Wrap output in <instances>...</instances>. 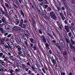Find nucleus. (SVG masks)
I'll list each match as a JSON object with an SVG mask.
<instances>
[{
  "label": "nucleus",
  "mask_w": 75,
  "mask_h": 75,
  "mask_svg": "<svg viewBox=\"0 0 75 75\" xmlns=\"http://www.w3.org/2000/svg\"><path fill=\"white\" fill-rule=\"evenodd\" d=\"M50 17H51L52 19L54 20L55 21L57 20V18L55 15V13L54 11H51L50 13Z\"/></svg>",
  "instance_id": "obj_1"
},
{
  "label": "nucleus",
  "mask_w": 75,
  "mask_h": 75,
  "mask_svg": "<svg viewBox=\"0 0 75 75\" xmlns=\"http://www.w3.org/2000/svg\"><path fill=\"white\" fill-rule=\"evenodd\" d=\"M15 47L16 48H18V54H19L20 55H21V54H22V52L21 51V48L20 47V46L18 45V46L16 45L15 46Z\"/></svg>",
  "instance_id": "obj_2"
},
{
  "label": "nucleus",
  "mask_w": 75,
  "mask_h": 75,
  "mask_svg": "<svg viewBox=\"0 0 75 75\" xmlns=\"http://www.w3.org/2000/svg\"><path fill=\"white\" fill-rule=\"evenodd\" d=\"M17 67H18V69H19L20 71H22L23 72L24 71V70H25V69L23 68V67L21 66L20 65H18L17 66Z\"/></svg>",
  "instance_id": "obj_3"
},
{
  "label": "nucleus",
  "mask_w": 75,
  "mask_h": 75,
  "mask_svg": "<svg viewBox=\"0 0 75 75\" xmlns=\"http://www.w3.org/2000/svg\"><path fill=\"white\" fill-rule=\"evenodd\" d=\"M13 29L14 30H15V31H18L21 30V28L18 26H15L13 27Z\"/></svg>",
  "instance_id": "obj_4"
},
{
  "label": "nucleus",
  "mask_w": 75,
  "mask_h": 75,
  "mask_svg": "<svg viewBox=\"0 0 75 75\" xmlns=\"http://www.w3.org/2000/svg\"><path fill=\"white\" fill-rule=\"evenodd\" d=\"M5 28L6 30H9L10 28V27L9 25H8L7 24H5Z\"/></svg>",
  "instance_id": "obj_5"
},
{
  "label": "nucleus",
  "mask_w": 75,
  "mask_h": 75,
  "mask_svg": "<svg viewBox=\"0 0 75 75\" xmlns=\"http://www.w3.org/2000/svg\"><path fill=\"white\" fill-rule=\"evenodd\" d=\"M42 39L43 38V42H47V40H46V38L44 37V36H42L41 37Z\"/></svg>",
  "instance_id": "obj_6"
},
{
  "label": "nucleus",
  "mask_w": 75,
  "mask_h": 75,
  "mask_svg": "<svg viewBox=\"0 0 75 75\" xmlns=\"http://www.w3.org/2000/svg\"><path fill=\"white\" fill-rule=\"evenodd\" d=\"M69 47L71 49H72L74 51L75 50V47L73 45L71 44H69Z\"/></svg>",
  "instance_id": "obj_7"
},
{
  "label": "nucleus",
  "mask_w": 75,
  "mask_h": 75,
  "mask_svg": "<svg viewBox=\"0 0 75 75\" xmlns=\"http://www.w3.org/2000/svg\"><path fill=\"white\" fill-rule=\"evenodd\" d=\"M51 61H52V62L53 63V64L54 65H55L56 64V61L54 59H53V60L51 59V58H50Z\"/></svg>",
  "instance_id": "obj_8"
},
{
  "label": "nucleus",
  "mask_w": 75,
  "mask_h": 75,
  "mask_svg": "<svg viewBox=\"0 0 75 75\" xmlns=\"http://www.w3.org/2000/svg\"><path fill=\"white\" fill-rule=\"evenodd\" d=\"M66 40V41L67 43H68L69 44L70 43V40L68 39L67 38H65Z\"/></svg>",
  "instance_id": "obj_9"
},
{
  "label": "nucleus",
  "mask_w": 75,
  "mask_h": 75,
  "mask_svg": "<svg viewBox=\"0 0 75 75\" xmlns=\"http://www.w3.org/2000/svg\"><path fill=\"white\" fill-rule=\"evenodd\" d=\"M30 40L32 42V43H33V44H34L35 42V40H34L32 38H30Z\"/></svg>",
  "instance_id": "obj_10"
},
{
  "label": "nucleus",
  "mask_w": 75,
  "mask_h": 75,
  "mask_svg": "<svg viewBox=\"0 0 75 75\" xmlns=\"http://www.w3.org/2000/svg\"><path fill=\"white\" fill-rule=\"evenodd\" d=\"M57 23L58 25L59 26V27L60 28V29H62V28L61 26V25H60V23H59V22L58 21H57Z\"/></svg>",
  "instance_id": "obj_11"
},
{
  "label": "nucleus",
  "mask_w": 75,
  "mask_h": 75,
  "mask_svg": "<svg viewBox=\"0 0 75 75\" xmlns=\"http://www.w3.org/2000/svg\"><path fill=\"white\" fill-rule=\"evenodd\" d=\"M2 7L4 9V11H5V12H6V13H7V9L6 8V7L4 6V5H3Z\"/></svg>",
  "instance_id": "obj_12"
},
{
  "label": "nucleus",
  "mask_w": 75,
  "mask_h": 75,
  "mask_svg": "<svg viewBox=\"0 0 75 75\" xmlns=\"http://www.w3.org/2000/svg\"><path fill=\"white\" fill-rule=\"evenodd\" d=\"M61 60H62V59L60 58V57L57 58V61L58 63L61 62Z\"/></svg>",
  "instance_id": "obj_13"
},
{
  "label": "nucleus",
  "mask_w": 75,
  "mask_h": 75,
  "mask_svg": "<svg viewBox=\"0 0 75 75\" xmlns=\"http://www.w3.org/2000/svg\"><path fill=\"white\" fill-rule=\"evenodd\" d=\"M62 1L63 3H63V5L64 6L67 5V3H65V2L66 1L65 0H62Z\"/></svg>",
  "instance_id": "obj_14"
},
{
  "label": "nucleus",
  "mask_w": 75,
  "mask_h": 75,
  "mask_svg": "<svg viewBox=\"0 0 75 75\" xmlns=\"http://www.w3.org/2000/svg\"><path fill=\"white\" fill-rule=\"evenodd\" d=\"M31 68H32V69H33L34 71L35 72V74H37V73L38 72L37 71H36V70H35V68H34V67L32 66L31 67Z\"/></svg>",
  "instance_id": "obj_15"
},
{
  "label": "nucleus",
  "mask_w": 75,
  "mask_h": 75,
  "mask_svg": "<svg viewBox=\"0 0 75 75\" xmlns=\"http://www.w3.org/2000/svg\"><path fill=\"white\" fill-rule=\"evenodd\" d=\"M16 20V25H18V24H19L20 23V20H18V19H17Z\"/></svg>",
  "instance_id": "obj_16"
},
{
  "label": "nucleus",
  "mask_w": 75,
  "mask_h": 75,
  "mask_svg": "<svg viewBox=\"0 0 75 75\" xmlns=\"http://www.w3.org/2000/svg\"><path fill=\"white\" fill-rule=\"evenodd\" d=\"M47 34L49 37H50L51 39H53V36L52 35L50 34L49 33H47Z\"/></svg>",
  "instance_id": "obj_17"
},
{
  "label": "nucleus",
  "mask_w": 75,
  "mask_h": 75,
  "mask_svg": "<svg viewBox=\"0 0 75 75\" xmlns=\"http://www.w3.org/2000/svg\"><path fill=\"white\" fill-rule=\"evenodd\" d=\"M61 46L62 48H64L65 47V43L63 42L61 44Z\"/></svg>",
  "instance_id": "obj_18"
},
{
  "label": "nucleus",
  "mask_w": 75,
  "mask_h": 75,
  "mask_svg": "<svg viewBox=\"0 0 75 75\" xmlns=\"http://www.w3.org/2000/svg\"><path fill=\"white\" fill-rule=\"evenodd\" d=\"M38 9L39 10V11H40V10H42V8L41 7V6L39 5L38 6Z\"/></svg>",
  "instance_id": "obj_19"
},
{
  "label": "nucleus",
  "mask_w": 75,
  "mask_h": 75,
  "mask_svg": "<svg viewBox=\"0 0 75 75\" xmlns=\"http://www.w3.org/2000/svg\"><path fill=\"white\" fill-rule=\"evenodd\" d=\"M56 45L57 47L60 50H61V46L60 45L58 44H56Z\"/></svg>",
  "instance_id": "obj_20"
},
{
  "label": "nucleus",
  "mask_w": 75,
  "mask_h": 75,
  "mask_svg": "<svg viewBox=\"0 0 75 75\" xmlns=\"http://www.w3.org/2000/svg\"><path fill=\"white\" fill-rule=\"evenodd\" d=\"M23 38H24V39L26 41H27L28 40V38L25 36V35H23Z\"/></svg>",
  "instance_id": "obj_21"
},
{
  "label": "nucleus",
  "mask_w": 75,
  "mask_h": 75,
  "mask_svg": "<svg viewBox=\"0 0 75 75\" xmlns=\"http://www.w3.org/2000/svg\"><path fill=\"white\" fill-rule=\"evenodd\" d=\"M8 71L11 74H13V73L14 72V71L11 69H9Z\"/></svg>",
  "instance_id": "obj_22"
},
{
  "label": "nucleus",
  "mask_w": 75,
  "mask_h": 75,
  "mask_svg": "<svg viewBox=\"0 0 75 75\" xmlns=\"http://www.w3.org/2000/svg\"><path fill=\"white\" fill-rule=\"evenodd\" d=\"M9 47L11 48H12V49H14V45H13L11 44L10 45Z\"/></svg>",
  "instance_id": "obj_23"
},
{
  "label": "nucleus",
  "mask_w": 75,
  "mask_h": 75,
  "mask_svg": "<svg viewBox=\"0 0 75 75\" xmlns=\"http://www.w3.org/2000/svg\"><path fill=\"white\" fill-rule=\"evenodd\" d=\"M71 41L72 44H73V45H75V42L72 39H71Z\"/></svg>",
  "instance_id": "obj_24"
},
{
  "label": "nucleus",
  "mask_w": 75,
  "mask_h": 75,
  "mask_svg": "<svg viewBox=\"0 0 75 75\" xmlns=\"http://www.w3.org/2000/svg\"><path fill=\"white\" fill-rule=\"evenodd\" d=\"M56 14H57V16H59V11L58 10H56Z\"/></svg>",
  "instance_id": "obj_25"
},
{
  "label": "nucleus",
  "mask_w": 75,
  "mask_h": 75,
  "mask_svg": "<svg viewBox=\"0 0 75 75\" xmlns=\"http://www.w3.org/2000/svg\"><path fill=\"white\" fill-rule=\"evenodd\" d=\"M20 12L21 13V14L22 15V16H23V17H24V13H23V11L21 10L20 11Z\"/></svg>",
  "instance_id": "obj_26"
},
{
  "label": "nucleus",
  "mask_w": 75,
  "mask_h": 75,
  "mask_svg": "<svg viewBox=\"0 0 75 75\" xmlns=\"http://www.w3.org/2000/svg\"><path fill=\"white\" fill-rule=\"evenodd\" d=\"M9 13L10 15H11V14L13 13V10L12 9L10 11H9Z\"/></svg>",
  "instance_id": "obj_27"
},
{
  "label": "nucleus",
  "mask_w": 75,
  "mask_h": 75,
  "mask_svg": "<svg viewBox=\"0 0 75 75\" xmlns=\"http://www.w3.org/2000/svg\"><path fill=\"white\" fill-rule=\"evenodd\" d=\"M3 46L5 48H9L8 46L6 45H3Z\"/></svg>",
  "instance_id": "obj_28"
},
{
  "label": "nucleus",
  "mask_w": 75,
  "mask_h": 75,
  "mask_svg": "<svg viewBox=\"0 0 75 75\" xmlns=\"http://www.w3.org/2000/svg\"><path fill=\"white\" fill-rule=\"evenodd\" d=\"M7 13H5V15L7 17H8V18L9 20H10V16H8Z\"/></svg>",
  "instance_id": "obj_29"
},
{
  "label": "nucleus",
  "mask_w": 75,
  "mask_h": 75,
  "mask_svg": "<svg viewBox=\"0 0 75 75\" xmlns=\"http://www.w3.org/2000/svg\"><path fill=\"white\" fill-rule=\"evenodd\" d=\"M64 42V41H63L62 39H60L59 41V42L60 44H62V43H63V42Z\"/></svg>",
  "instance_id": "obj_30"
},
{
  "label": "nucleus",
  "mask_w": 75,
  "mask_h": 75,
  "mask_svg": "<svg viewBox=\"0 0 75 75\" xmlns=\"http://www.w3.org/2000/svg\"><path fill=\"white\" fill-rule=\"evenodd\" d=\"M69 28L70 29H71V30H72V31H73L74 30V27L72 26H70Z\"/></svg>",
  "instance_id": "obj_31"
},
{
  "label": "nucleus",
  "mask_w": 75,
  "mask_h": 75,
  "mask_svg": "<svg viewBox=\"0 0 75 75\" xmlns=\"http://www.w3.org/2000/svg\"><path fill=\"white\" fill-rule=\"evenodd\" d=\"M46 46L47 48H48L50 47V45L48 43H46Z\"/></svg>",
  "instance_id": "obj_32"
},
{
  "label": "nucleus",
  "mask_w": 75,
  "mask_h": 75,
  "mask_svg": "<svg viewBox=\"0 0 75 75\" xmlns=\"http://www.w3.org/2000/svg\"><path fill=\"white\" fill-rule=\"evenodd\" d=\"M0 30L1 31V33H4V34L5 33V32H4V31L3 30V28H0Z\"/></svg>",
  "instance_id": "obj_33"
},
{
  "label": "nucleus",
  "mask_w": 75,
  "mask_h": 75,
  "mask_svg": "<svg viewBox=\"0 0 75 75\" xmlns=\"http://www.w3.org/2000/svg\"><path fill=\"white\" fill-rule=\"evenodd\" d=\"M1 12H2V14H4L5 15H6V12H5V11H3L2 9L1 10Z\"/></svg>",
  "instance_id": "obj_34"
},
{
  "label": "nucleus",
  "mask_w": 75,
  "mask_h": 75,
  "mask_svg": "<svg viewBox=\"0 0 75 75\" xmlns=\"http://www.w3.org/2000/svg\"><path fill=\"white\" fill-rule=\"evenodd\" d=\"M5 5L7 7V8H9V5H8V4H7V3H5Z\"/></svg>",
  "instance_id": "obj_35"
},
{
  "label": "nucleus",
  "mask_w": 75,
  "mask_h": 75,
  "mask_svg": "<svg viewBox=\"0 0 75 75\" xmlns=\"http://www.w3.org/2000/svg\"><path fill=\"white\" fill-rule=\"evenodd\" d=\"M28 74H29V75H30V74H32V71L31 70H28Z\"/></svg>",
  "instance_id": "obj_36"
},
{
  "label": "nucleus",
  "mask_w": 75,
  "mask_h": 75,
  "mask_svg": "<svg viewBox=\"0 0 75 75\" xmlns=\"http://www.w3.org/2000/svg\"><path fill=\"white\" fill-rule=\"evenodd\" d=\"M22 28H25V27H26V25L25 24H23L22 25Z\"/></svg>",
  "instance_id": "obj_37"
},
{
  "label": "nucleus",
  "mask_w": 75,
  "mask_h": 75,
  "mask_svg": "<svg viewBox=\"0 0 75 75\" xmlns=\"http://www.w3.org/2000/svg\"><path fill=\"white\" fill-rule=\"evenodd\" d=\"M10 41L11 42H14V39L11 38L10 39Z\"/></svg>",
  "instance_id": "obj_38"
},
{
  "label": "nucleus",
  "mask_w": 75,
  "mask_h": 75,
  "mask_svg": "<svg viewBox=\"0 0 75 75\" xmlns=\"http://www.w3.org/2000/svg\"><path fill=\"white\" fill-rule=\"evenodd\" d=\"M47 10H48L49 11H51V8L50 7H48L47 8Z\"/></svg>",
  "instance_id": "obj_39"
},
{
  "label": "nucleus",
  "mask_w": 75,
  "mask_h": 75,
  "mask_svg": "<svg viewBox=\"0 0 75 75\" xmlns=\"http://www.w3.org/2000/svg\"><path fill=\"white\" fill-rule=\"evenodd\" d=\"M56 7L57 9V11H60V9H61V8H60L59 6H56Z\"/></svg>",
  "instance_id": "obj_40"
},
{
  "label": "nucleus",
  "mask_w": 75,
  "mask_h": 75,
  "mask_svg": "<svg viewBox=\"0 0 75 75\" xmlns=\"http://www.w3.org/2000/svg\"><path fill=\"white\" fill-rule=\"evenodd\" d=\"M39 32L40 34H42V31H41V29H39Z\"/></svg>",
  "instance_id": "obj_41"
},
{
  "label": "nucleus",
  "mask_w": 75,
  "mask_h": 75,
  "mask_svg": "<svg viewBox=\"0 0 75 75\" xmlns=\"http://www.w3.org/2000/svg\"><path fill=\"white\" fill-rule=\"evenodd\" d=\"M23 19H21V20L20 21V23L21 24H23Z\"/></svg>",
  "instance_id": "obj_42"
},
{
  "label": "nucleus",
  "mask_w": 75,
  "mask_h": 75,
  "mask_svg": "<svg viewBox=\"0 0 75 75\" xmlns=\"http://www.w3.org/2000/svg\"><path fill=\"white\" fill-rule=\"evenodd\" d=\"M30 45L32 48H33V47H34V45H33V44L30 43Z\"/></svg>",
  "instance_id": "obj_43"
},
{
  "label": "nucleus",
  "mask_w": 75,
  "mask_h": 75,
  "mask_svg": "<svg viewBox=\"0 0 75 75\" xmlns=\"http://www.w3.org/2000/svg\"><path fill=\"white\" fill-rule=\"evenodd\" d=\"M52 33L53 34V35L54 37H55V38H57V36H56V35H55V34L54 33V32H52Z\"/></svg>",
  "instance_id": "obj_44"
},
{
  "label": "nucleus",
  "mask_w": 75,
  "mask_h": 75,
  "mask_svg": "<svg viewBox=\"0 0 75 75\" xmlns=\"http://www.w3.org/2000/svg\"><path fill=\"white\" fill-rule=\"evenodd\" d=\"M13 4L14 6V7H16V8H18V7L17 6V5H16V4L14 3H13Z\"/></svg>",
  "instance_id": "obj_45"
},
{
  "label": "nucleus",
  "mask_w": 75,
  "mask_h": 75,
  "mask_svg": "<svg viewBox=\"0 0 75 75\" xmlns=\"http://www.w3.org/2000/svg\"><path fill=\"white\" fill-rule=\"evenodd\" d=\"M69 36V37H71V36H72V35L71 33V32H69L68 33Z\"/></svg>",
  "instance_id": "obj_46"
},
{
  "label": "nucleus",
  "mask_w": 75,
  "mask_h": 75,
  "mask_svg": "<svg viewBox=\"0 0 75 75\" xmlns=\"http://www.w3.org/2000/svg\"><path fill=\"white\" fill-rule=\"evenodd\" d=\"M44 6H45V9H46V8H47V7H48V5H47V4H45Z\"/></svg>",
  "instance_id": "obj_47"
},
{
  "label": "nucleus",
  "mask_w": 75,
  "mask_h": 75,
  "mask_svg": "<svg viewBox=\"0 0 75 75\" xmlns=\"http://www.w3.org/2000/svg\"><path fill=\"white\" fill-rule=\"evenodd\" d=\"M63 54L64 55H66L68 53H67V51H65L64 52Z\"/></svg>",
  "instance_id": "obj_48"
},
{
  "label": "nucleus",
  "mask_w": 75,
  "mask_h": 75,
  "mask_svg": "<svg viewBox=\"0 0 75 75\" xmlns=\"http://www.w3.org/2000/svg\"><path fill=\"white\" fill-rule=\"evenodd\" d=\"M26 64L27 65H29V66H30V67H31V65H30V62H28V63H26Z\"/></svg>",
  "instance_id": "obj_49"
},
{
  "label": "nucleus",
  "mask_w": 75,
  "mask_h": 75,
  "mask_svg": "<svg viewBox=\"0 0 75 75\" xmlns=\"http://www.w3.org/2000/svg\"><path fill=\"white\" fill-rule=\"evenodd\" d=\"M22 66L23 67V68H26V66L24 64H21Z\"/></svg>",
  "instance_id": "obj_50"
},
{
  "label": "nucleus",
  "mask_w": 75,
  "mask_h": 75,
  "mask_svg": "<svg viewBox=\"0 0 75 75\" xmlns=\"http://www.w3.org/2000/svg\"><path fill=\"white\" fill-rule=\"evenodd\" d=\"M22 49H23V50H25V49H26V47H25L24 46H23L22 47Z\"/></svg>",
  "instance_id": "obj_51"
},
{
  "label": "nucleus",
  "mask_w": 75,
  "mask_h": 75,
  "mask_svg": "<svg viewBox=\"0 0 75 75\" xmlns=\"http://www.w3.org/2000/svg\"><path fill=\"white\" fill-rule=\"evenodd\" d=\"M24 42L27 46H28V43H27V40L26 41H25Z\"/></svg>",
  "instance_id": "obj_52"
},
{
  "label": "nucleus",
  "mask_w": 75,
  "mask_h": 75,
  "mask_svg": "<svg viewBox=\"0 0 75 75\" xmlns=\"http://www.w3.org/2000/svg\"><path fill=\"white\" fill-rule=\"evenodd\" d=\"M1 64L2 65H5L4 62H1Z\"/></svg>",
  "instance_id": "obj_53"
},
{
  "label": "nucleus",
  "mask_w": 75,
  "mask_h": 75,
  "mask_svg": "<svg viewBox=\"0 0 75 75\" xmlns=\"http://www.w3.org/2000/svg\"><path fill=\"white\" fill-rule=\"evenodd\" d=\"M42 70L44 73H45V70L44 69V68H43L42 69Z\"/></svg>",
  "instance_id": "obj_54"
},
{
  "label": "nucleus",
  "mask_w": 75,
  "mask_h": 75,
  "mask_svg": "<svg viewBox=\"0 0 75 75\" xmlns=\"http://www.w3.org/2000/svg\"><path fill=\"white\" fill-rule=\"evenodd\" d=\"M71 3L72 4H75V0H72Z\"/></svg>",
  "instance_id": "obj_55"
},
{
  "label": "nucleus",
  "mask_w": 75,
  "mask_h": 75,
  "mask_svg": "<svg viewBox=\"0 0 75 75\" xmlns=\"http://www.w3.org/2000/svg\"><path fill=\"white\" fill-rule=\"evenodd\" d=\"M65 30H68V29H69V28H68V27L67 26H65Z\"/></svg>",
  "instance_id": "obj_56"
},
{
  "label": "nucleus",
  "mask_w": 75,
  "mask_h": 75,
  "mask_svg": "<svg viewBox=\"0 0 75 75\" xmlns=\"http://www.w3.org/2000/svg\"><path fill=\"white\" fill-rule=\"evenodd\" d=\"M16 42L18 44H20V41L19 40H17Z\"/></svg>",
  "instance_id": "obj_57"
},
{
  "label": "nucleus",
  "mask_w": 75,
  "mask_h": 75,
  "mask_svg": "<svg viewBox=\"0 0 75 75\" xmlns=\"http://www.w3.org/2000/svg\"><path fill=\"white\" fill-rule=\"evenodd\" d=\"M15 71L16 72H19V70H18V69H15Z\"/></svg>",
  "instance_id": "obj_58"
},
{
  "label": "nucleus",
  "mask_w": 75,
  "mask_h": 75,
  "mask_svg": "<svg viewBox=\"0 0 75 75\" xmlns=\"http://www.w3.org/2000/svg\"><path fill=\"white\" fill-rule=\"evenodd\" d=\"M8 59V58H7V57H5L4 59V61H7Z\"/></svg>",
  "instance_id": "obj_59"
},
{
  "label": "nucleus",
  "mask_w": 75,
  "mask_h": 75,
  "mask_svg": "<svg viewBox=\"0 0 75 75\" xmlns=\"http://www.w3.org/2000/svg\"><path fill=\"white\" fill-rule=\"evenodd\" d=\"M11 59L12 60H15V59H14V57H13V56H11Z\"/></svg>",
  "instance_id": "obj_60"
},
{
  "label": "nucleus",
  "mask_w": 75,
  "mask_h": 75,
  "mask_svg": "<svg viewBox=\"0 0 75 75\" xmlns=\"http://www.w3.org/2000/svg\"><path fill=\"white\" fill-rule=\"evenodd\" d=\"M24 23H27V20L26 19L24 20Z\"/></svg>",
  "instance_id": "obj_61"
},
{
  "label": "nucleus",
  "mask_w": 75,
  "mask_h": 75,
  "mask_svg": "<svg viewBox=\"0 0 75 75\" xmlns=\"http://www.w3.org/2000/svg\"><path fill=\"white\" fill-rule=\"evenodd\" d=\"M11 36V34H10L7 36V37H8V38H9Z\"/></svg>",
  "instance_id": "obj_62"
},
{
  "label": "nucleus",
  "mask_w": 75,
  "mask_h": 75,
  "mask_svg": "<svg viewBox=\"0 0 75 75\" xmlns=\"http://www.w3.org/2000/svg\"><path fill=\"white\" fill-rule=\"evenodd\" d=\"M1 20L2 22H3V23H5L6 21H5V20L4 19L2 18L1 19Z\"/></svg>",
  "instance_id": "obj_63"
},
{
  "label": "nucleus",
  "mask_w": 75,
  "mask_h": 75,
  "mask_svg": "<svg viewBox=\"0 0 75 75\" xmlns=\"http://www.w3.org/2000/svg\"><path fill=\"white\" fill-rule=\"evenodd\" d=\"M16 75H17V74L16 73H14L11 74L10 75H16Z\"/></svg>",
  "instance_id": "obj_64"
}]
</instances>
